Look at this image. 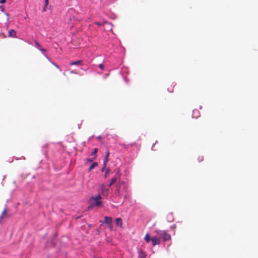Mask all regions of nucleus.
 I'll return each mask as SVG.
<instances>
[{"label": "nucleus", "instance_id": "nucleus-25", "mask_svg": "<svg viewBox=\"0 0 258 258\" xmlns=\"http://www.w3.org/2000/svg\"><path fill=\"white\" fill-rule=\"evenodd\" d=\"M113 184V183L110 181V183H109L108 184V186L110 187Z\"/></svg>", "mask_w": 258, "mask_h": 258}, {"label": "nucleus", "instance_id": "nucleus-23", "mask_svg": "<svg viewBox=\"0 0 258 258\" xmlns=\"http://www.w3.org/2000/svg\"><path fill=\"white\" fill-rule=\"evenodd\" d=\"M52 64L56 68H58L59 69V67L57 64H55V63H52Z\"/></svg>", "mask_w": 258, "mask_h": 258}, {"label": "nucleus", "instance_id": "nucleus-28", "mask_svg": "<svg viewBox=\"0 0 258 258\" xmlns=\"http://www.w3.org/2000/svg\"><path fill=\"white\" fill-rule=\"evenodd\" d=\"M87 160L89 162H92V159H87Z\"/></svg>", "mask_w": 258, "mask_h": 258}, {"label": "nucleus", "instance_id": "nucleus-15", "mask_svg": "<svg viewBox=\"0 0 258 258\" xmlns=\"http://www.w3.org/2000/svg\"><path fill=\"white\" fill-rule=\"evenodd\" d=\"M151 238H150V236H149V234L148 233H147L146 235H145V240H146V241L147 242H149L150 241H151Z\"/></svg>", "mask_w": 258, "mask_h": 258}, {"label": "nucleus", "instance_id": "nucleus-11", "mask_svg": "<svg viewBox=\"0 0 258 258\" xmlns=\"http://www.w3.org/2000/svg\"><path fill=\"white\" fill-rule=\"evenodd\" d=\"M97 162H94L91 165L89 168L88 171V172L91 171L92 169H93L95 167L97 166Z\"/></svg>", "mask_w": 258, "mask_h": 258}, {"label": "nucleus", "instance_id": "nucleus-4", "mask_svg": "<svg viewBox=\"0 0 258 258\" xmlns=\"http://www.w3.org/2000/svg\"><path fill=\"white\" fill-rule=\"evenodd\" d=\"M109 155H110L109 151V150H107L105 152V158L104 160V163H103V167L102 169V171L106 168L107 163L108 162V161L109 160L108 157H109Z\"/></svg>", "mask_w": 258, "mask_h": 258}, {"label": "nucleus", "instance_id": "nucleus-12", "mask_svg": "<svg viewBox=\"0 0 258 258\" xmlns=\"http://www.w3.org/2000/svg\"><path fill=\"white\" fill-rule=\"evenodd\" d=\"M7 209L5 208L2 213V215L0 217V220H1L4 217H7Z\"/></svg>", "mask_w": 258, "mask_h": 258}, {"label": "nucleus", "instance_id": "nucleus-10", "mask_svg": "<svg viewBox=\"0 0 258 258\" xmlns=\"http://www.w3.org/2000/svg\"><path fill=\"white\" fill-rule=\"evenodd\" d=\"M139 258H145L146 254L142 250L139 251Z\"/></svg>", "mask_w": 258, "mask_h": 258}, {"label": "nucleus", "instance_id": "nucleus-26", "mask_svg": "<svg viewBox=\"0 0 258 258\" xmlns=\"http://www.w3.org/2000/svg\"><path fill=\"white\" fill-rule=\"evenodd\" d=\"M95 23L98 26H100V24L98 22H95Z\"/></svg>", "mask_w": 258, "mask_h": 258}, {"label": "nucleus", "instance_id": "nucleus-29", "mask_svg": "<svg viewBox=\"0 0 258 258\" xmlns=\"http://www.w3.org/2000/svg\"><path fill=\"white\" fill-rule=\"evenodd\" d=\"M122 146H123L124 148H126V145L125 144L122 145Z\"/></svg>", "mask_w": 258, "mask_h": 258}, {"label": "nucleus", "instance_id": "nucleus-18", "mask_svg": "<svg viewBox=\"0 0 258 258\" xmlns=\"http://www.w3.org/2000/svg\"><path fill=\"white\" fill-rule=\"evenodd\" d=\"M97 151H98V149L95 148L93 152L92 153V155L96 156V154L97 152ZM95 158H96V157H94V159H95Z\"/></svg>", "mask_w": 258, "mask_h": 258}, {"label": "nucleus", "instance_id": "nucleus-13", "mask_svg": "<svg viewBox=\"0 0 258 258\" xmlns=\"http://www.w3.org/2000/svg\"><path fill=\"white\" fill-rule=\"evenodd\" d=\"M101 194L103 196H107L109 194V189L108 188H105L103 189L101 191Z\"/></svg>", "mask_w": 258, "mask_h": 258}, {"label": "nucleus", "instance_id": "nucleus-5", "mask_svg": "<svg viewBox=\"0 0 258 258\" xmlns=\"http://www.w3.org/2000/svg\"><path fill=\"white\" fill-rule=\"evenodd\" d=\"M152 244L153 246L159 245L160 244V240L157 237H153L151 238Z\"/></svg>", "mask_w": 258, "mask_h": 258}, {"label": "nucleus", "instance_id": "nucleus-22", "mask_svg": "<svg viewBox=\"0 0 258 258\" xmlns=\"http://www.w3.org/2000/svg\"><path fill=\"white\" fill-rule=\"evenodd\" d=\"M6 2V0H1V1H0V3L4 4V3H5Z\"/></svg>", "mask_w": 258, "mask_h": 258}, {"label": "nucleus", "instance_id": "nucleus-3", "mask_svg": "<svg viewBox=\"0 0 258 258\" xmlns=\"http://www.w3.org/2000/svg\"><path fill=\"white\" fill-rule=\"evenodd\" d=\"M120 174L119 169H117L115 175L111 179V182L114 184L119 179Z\"/></svg>", "mask_w": 258, "mask_h": 258}, {"label": "nucleus", "instance_id": "nucleus-20", "mask_svg": "<svg viewBox=\"0 0 258 258\" xmlns=\"http://www.w3.org/2000/svg\"><path fill=\"white\" fill-rule=\"evenodd\" d=\"M109 168H107V169H106V172H105V174H104V177H105V178H106V177H107V175H108V173H109Z\"/></svg>", "mask_w": 258, "mask_h": 258}, {"label": "nucleus", "instance_id": "nucleus-14", "mask_svg": "<svg viewBox=\"0 0 258 258\" xmlns=\"http://www.w3.org/2000/svg\"><path fill=\"white\" fill-rule=\"evenodd\" d=\"M82 60H78V61H73L70 63V65L71 66L79 65V64H81L82 63Z\"/></svg>", "mask_w": 258, "mask_h": 258}, {"label": "nucleus", "instance_id": "nucleus-24", "mask_svg": "<svg viewBox=\"0 0 258 258\" xmlns=\"http://www.w3.org/2000/svg\"><path fill=\"white\" fill-rule=\"evenodd\" d=\"M40 50L41 51H46V50L45 49L41 48L40 49Z\"/></svg>", "mask_w": 258, "mask_h": 258}, {"label": "nucleus", "instance_id": "nucleus-9", "mask_svg": "<svg viewBox=\"0 0 258 258\" xmlns=\"http://www.w3.org/2000/svg\"><path fill=\"white\" fill-rule=\"evenodd\" d=\"M115 221H116V225L119 226L120 227H122V219L120 218H117L115 219Z\"/></svg>", "mask_w": 258, "mask_h": 258}, {"label": "nucleus", "instance_id": "nucleus-16", "mask_svg": "<svg viewBox=\"0 0 258 258\" xmlns=\"http://www.w3.org/2000/svg\"><path fill=\"white\" fill-rule=\"evenodd\" d=\"M48 1L49 0H45L44 7L43 9V12H45L46 11V8L48 5Z\"/></svg>", "mask_w": 258, "mask_h": 258}, {"label": "nucleus", "instance_id": "nucleus-6", "mask_svg": "<svg viewBox=\"0 0 258 258\" xmlns=\"http://www.w3.org/2000/svg\"><path fill=\"white\" fill-rule=\"evenodd\" d=\"M111 223H112V218L109 217L105 216L104 217V223L108 224L110 228H111Z\"/></svg>", "mask_w": 258, "mask_h": 258}, {"label": "nucleus", "instance_id": "nucleus-2", "mask_svg": "<svg viewBox=\"0 0 258 258\" xmlns=\"http://www.w3.org/2000/svg\"><path fill=\"white\" fill-rule=\"evenodd\" d=\"M101 197L100 194L96 195L94 197H91L90 199V201L91 202V204L93 206H100L102 201H101Z\"/></svg>", "mask_w": 258, "mask_h": 258}, {"label": "nucleus", "instance_id": "nucleus-17", "mask_svg": "<svg viewBox=\"0 0 258 258\" xmlns=\"http://www.w3.org/2000/svg\"><path fill=\"white\" fill-rule=\"evenodd\" d=\"M35 43L36 47L37 49L40 50V49L41 48V45H40V44L37 41H35Z\"/></svg>", "mask_w": 258, "mask_h": 258}, {"label": "nucleus", "instance_id": "nucleus-8", "mask_svg": "<svg viewBox=\"0 0 258 258\" xmlns=\"http://www.w3.org/2000/svg\"><path fill=\"white\" fill-rule=\"evenodd\" d=\"M121 183L120 181H118V183L115 185L116 187V189L115 190V194L118 195V196L120 194V187L121 185Z\"/></svg>", "mask_w": 258, "mask_h": 258}, {"label": "nucleus", "instance_id": "nucleus-7", "mask_svg": "<svg viewBox=\"0 0 258 258\" xmlns=\"http://www.w3.org/2000/svg\"><path fill=\"white\" fill-rule=\"evenodd\" d=\"M8 36L9 37L16 38V32L14 29L10 30L8 32Z\"/></svg>", "mask_w": 258, "mask_h": 258}, {"label": "nucleus", "instance_id": "nucleus-1", "mask_svg": "<svg viewBox=\"0 0 258 258\" xmlns=\"http://www.w3.org/2000/svg\"><path fill=\"white\" fill-rule=\"evenodd\" d=\"M155 233L160 236L164 241L170 240L171 238V235L165 230H157Z\"/></svg>", "mask_w": 258, "mask_h": 258}, {"label": "nucleus", "instance_id": "nucleus-27", "mask_svg": "<svg viewBox=\"0 0 258 258\" xmlns=\"http://www.w3.org/2000/svg\"><path fill=\"white\" fill-rule=\"evenodd\" d=\"M71 73L76 74V72L74 71H71Z\"/></svg>", "mask_w": 258, "mask_h": 258}, {"label": "nucleus", "instance_id": "nucleus-21", "mask_svg": "<svg viewBox=\"0 0 258 258\" xmlns=\"http://www.w3.org/2000/svg\"><path fill=\"white\" fill-rule=\"evenodd\" d=\"M98 67L101 70H104V66L103 64L101 63V64H99Z\"/></svg>", "mask_w": 258, "mask_h": 258}, {"label": "nucleus", "instance_id": "nucleus-19", "mask_svg": "<svg viewBox=\"0 0 258 258\" xmlns=\"http://www.w3.org/2000/svg\"><path fill=\"white\" fill-rule=\"evenodd\" d=\"M105 187H104V185L103 184H101L100 186H99V190H101V191L103 190V189H105Z\"/></svg>", "mask_w": 258, "mask_h": 258}]
</instances>
